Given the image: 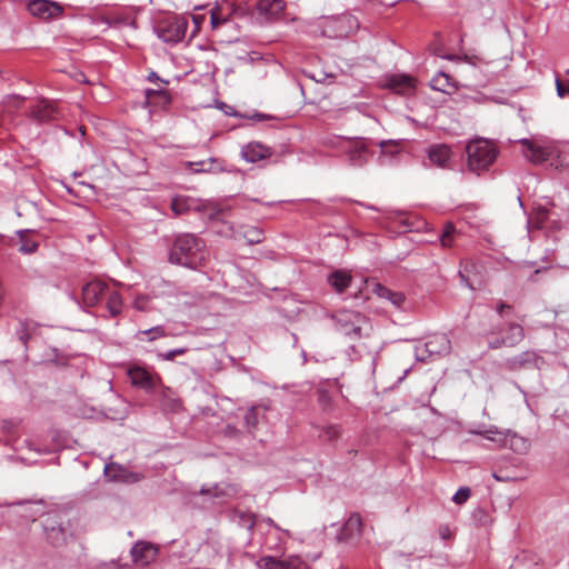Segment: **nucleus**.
I'll return each instance as SVG.
<instances>
[{
	"label": "nucleus",
	"mask_w": 569,
	"mask_h": 569,
	"mask_svg": "<svg viewBox=\"0 0 569 569\" xmlns=\"http://www.w3.org/2000/svg\"><path fill=\"white\" fill-rule=\"evenodd\" d=\"M208 256L207 246L201 238L193 233H181L171 246L169 261L196 270L204 266Z\"/></svg>",
	"instance_id": "obj_1"
},
{
	"label": "nucleus",
	"mask_w": 569,
	"mask_h": 569,
	"mask_svg": "<svg viewBox=\"0 0 569 569\" xmlns=\"http://www.w3.org/2000/svg\"><path fill=\"white\" fill-rule=\"evenodd\" d=\"M468 169L478 176L489 170L498 157V149L488 140L477 139L466 147Z\"/></svg>",
	"instance_id": "obj_2"
},
{
	"label": "nucleus",
	"mask_w": 569,
	"mask_h": 569,
	"mask_svg": "<svg viewBox=\"0 0 569 569\" xmlns=\"http://www.w3.org/2000/svg\"><path fill=\"white\" fill-rule=\"evenodd\" d=\"M336 330L351 338H361V331L367 323V318L353 310H339L331 316Z\"/></svg>",
	"instance_id": "obj_3"
},
{
	"label": "nucleus",
	"mask_w": 569,
	"mask_h": 569,
	"mask_svg": "<svg viewBox=\"0 0 569 569\" xmlns=\"http://www.w3.org/2000/svg\"><path fill=\"white\" fill-rule=\"evenodd\" d=\"M127 375L133 387L144 390L147 393H154L162 383L159 373L141 363H130Z\"/></svg>",
	"instance_id": "obj_4"
},
{
	"label": "nucleus",
	"mask_w": 569,
	"mask_h": 569,
	"mask_svg": "<svg viewBox=\"0 0 569 569\" xmlns=\"http://www.w3.org/2000/svg\"><path fill=\"white\" fill-rule=\"evenodd\" d=\"M187 28L188 22L184 18L167 17L154 24L153 31L163 42L178 43L184 38Z\"/></svg>",
	"instance_id": "obj_5"
},
{
	"label": "nucleus",
	"mask_w": 569,
	"mask_h": 569,
	"mask_svg": "<svg viewBox=\"0 0 569 569\" xmlns=\"http://www.w3.org/2000/svg\"><path fill=\"white\" fill-rule=\"evenodd\" d=\"M358 19L350 13H343L326 20L323 34L329 38H345L358 30Z\"/></svg>",
	"instance_id": "obj_6"
},
{
	"label": "nucleus",
	"mask_w": 569,
	"mask_h": 569,
	"mask_svg": "<svg viewBox=\"0 0 569 569\" xmlns=\"http://www.w3.org/2000/svg\"><path fill=\"white\" fill-rule=\"evenodd\" d=\"M536 164L548 162L549 167L559 170L565 167V159L561 156V151L558 144L555 142H548L541 138H536Z\"/></svg>",
	"instance_id": "obj_7"
},
{
	"label": "nucleus",
	"mask_w": 569,
	"mask_h": 569,
	"mask_svg": "<svg viewBox=\"0 0 569 569\" xmlns=\"http://www.w3.org/2000/svg\"><path fill=\"white\" fill-rule=\"evenodd\" d=\"M42 527L50 545L58 547L66 542L67 528L60 515L48 513L42 520Z\"/></svg>",
	"instance_id": "obj_8"
},
{
	"label": "nucleus",
	"mask_w": 569,
	"mask_h": 569,
	"mask_svg": "<svg viewBox=\"0 0 569 569\" xmlns=\"http://www.w3.org/2000/svg\"><path fill=\"white\" fill-rule=\"evenodd\" d=\"M27 9L30 14L42 20L56 19L63 13L62 6L50 0H31Z\"/></svg>",
	"instance_id": "obj_9"
},
{
	"label": "nucleus",
	"mask_w": 569,
	"mask_h": 569,
	"mask_svg": "<svg viewBox=\"0 0 569 569\" xmlns=\"http://www.w3.org/2000/svg\"><path fill=\"white\" fill-rule=\"evenodd\" d=\"M346 153L349 162L355 167H362L371 157L369 141L363 138H356L348 141Z\"/></svg>",
	"instance_id": "obj_10"
},
{
	"label": "nucleus",
	"mask_w": 569,
	"mask_h": 569,
	"mask_svg": "<svg viewBox=\"0 0 569 569\" xmlns=\"http://www.w3.org/2000/svg\"><path fill=\"white\" fill-rule=\"evenodd\" d=\"M451 350V341L445 333H437L428 338L422 349H418V358L423 360L422 353L426 352L428 357L446 356Z\"/></svg>",
	"instance_id": "obj_11"
},
{
	"label": "nucleus",
	"mask_w": 569,
	"mask_h": 569,
	"mask_svg": "<svg viewBox=\"0 0 569 569\" xmlns=\"http://www.w3.org/2000/svg\"><path fill=\"white\" fill-rule=\"evenodd\" d=\"M257 565L260 569H302L305 562L299 556H288L284 558L263 556L258 560Z\"/></svg>",
	"instance_id": "obj_12"
},
{
	"label": "nucleus",
	"mask_w": 569,
	"mask_h": 569,
	"mask_svg": "<svg viewBox=\"0 0 569 569\" xmlns=\"http://www.w3.org/2000/svg\"><path fill=\"white\" fill-rule=\"evenodd\" d=\"M110 287L100 280H93L82 287V300L88 307H94L106 298Z\"/></svg>",
	"instance_id": "obj_13"
},
{
	"label": "nucleus",
	"mask_w": 569,
	"mask_h": 569,
	"mask_svg": "<svg viewBox=\"0 0 569 569\" xmlns=\"http://www.w3.org/2000/svg\"><path fill=\"white\" fill-rule=\"evenodd\" d=\"M59 111L56 104L46 99H39L30 108V117L38 122H49L58 118Z\"/></svg>",
	"instance_id": "obj_14"
},
{
	"label": "nucleus",
	"mask_w": 569,
	"mask_h": 569,
	"mask_svg": "<svg viewBox=\"0 0 569 569\" xmlns=\"http://www.w3.org/2000/svg\"><path fill=\"white\" fill-rule=\"evenodd\" d=\"M158 555V548L150 543L144 541H138L132 548H131V556L133 559V562L139 566H147L156 560Z\"/></svg>",
	"instance_id": "obj_15"
},
{
	"label": "nucleus",
	"mask_w": 569,
	"mask_h": 569,
	"mask_svg": "<svg viewBox=\"0 0 569 569\" xmlns=\"http://www.w3.org/2000/svg\"><path fill=\"white\" fill-rule=\"evenodd\" d=\"M104 473L114 481H121L126 483L139 482L144 478L142 473L130 471L113 462L106 465Z\"/></svg>",
	"instance_id": "obj_16"
},
{
	"label": "nucleus",
	"mask_w": 569,
	"mask_h": 569,
	"mask_svg": "<svg viewBox=\"0 0 569 569\" xmlns=\"http://www.w3.org/2000/svg\"><path fill=\"white\" fill-rule=\"evenodd\" d=\"M536 230L548 229L558 230L561 227L559 216L546 207H536Z\"/></svg>",
	"instance_id": "obj_17"
},
{
	"label": "nucleus",
	"mask_w": 569,
	"mask_h": 569,
	"mask_svg": "<svg viewBox=\"0 0 569 569\" xmlns=\"http://www.w3.org/2000/svg\"><path fill=\"white\" fill-rule=\"evenodd\" d=\"M286 9L283 0H258L256 3V10L260 17L266 20L279 18Z\"/></svg>",
	"instance_id": "obj_18"
},
{
	"label": "nucleus",
	"mask_w": 569,
	"mask_h": 569,
	"mask_svg": "<svg viewBox=\"0 0 569 569\" xmlns=\"http://www.w3.org/2000/svg\"><path fill=\"white\" fill-rule=\"evenodd\" d=\"M452 158L451 148L448 144H433L428 150V159L431 164L439 168H449Z\"/></svg>",
	"instance_id": "obj_19"
},
{
	"label": "nucleus",
	"mask_w": 569,
	"mask_h": 569,
	"mask_svg": "<svg viewBox=\"0 0 569 569\" xmlns=\"http://www.w3.org/2000/svg\"><path fill=\"white\" fill-rule=\"evenodd\" d=\"M272 154V150L260 143V142H249L243 146L241 149V156L247 162L254 163L262 159L269 158Z\"/></svg>",
	"instance_id": "obj_20"
},
{
	"label": "nucleus",
	"mask_w": 569,
	"mask_h": 569,
	"mask_svg": "<svg viewBox=\"0 0 569 569\" xmlns=\"http://www.w3.org/2000/svg\"><path fill=\"white\" fill-rule=\"evenodd\" d=\"M523 338V329L518 323H509L508 332L501 338L489 340V346L492 349L500 348L501 346L512 347Z\"/></svg>",
	"instance_id": "obj_21"
},
{
	"label": "nucleus",
	"mask_w": 569,
	"mask_h": 569,
	"mask_svg": "<svg viewBox=\"0 0 569 569\" xmlns=\"http://www.w3.org/2000/svg\"><path fill=\"white\" fill-rule=\"evenodd\" d=\"M362 529V520L359 513H351L345 522L338 539L340 541H350L356 537H359Z\"/></svg>",
	"instance_id": "obj_22"
},
{
	"label": "nucleus",
	"mask_w": 569,
	"mask_h": 569,
	"mask_svg": "<svg viewBox=\"0 0 569 569\" xmlns=\"http://www.w3.org/2000/svg\"><path fill=\"white\" fill-rule=\"evenodd\" d=\"M184 168L192 173H209L222 171L221 162L216 158H208L200 161H187Z\"/></svg>",
	"instance_id": "obj_23"
},
{
	"label": "nucleus",
	"mask_w": 569,
	"mask_h": 569,
	"mask_svg": "<svg viewBox=\"0 0 569 569\" xmlns=\"http://www.w3.org/2000/svg\"><path fill=\"white\" fill-rule=\"evenodd\" d=\"M388 86L400 94H410L415 90V81L411 77L406 74L392 76Z\"/></svg>",
	"instance_id": "obj_24"
},
{
	"label": "nucleus",
	"mask_w": 569,
	"mask_h": 569,
	"mask_svg": "<svg viewBox=\"0 0 569 569\" xmlns=\"http://www.w3.org/2000/svg\"><path fill=\"white\" fill-rule=\"evenodd\" d=\"M372 291L379 298L386 299V300L390 301L397 308H401L403 302H405V300H406V297H405V295L402 292H400V291H392V290H390L389 288L385 287L381 283H375Z\"/></svg>",
	"instance_id": "obj_25"
},
{
	"label": "nucleus",
	"mask_w": 569,
	"mask_h": 569,
	"mask_svg": "<svg viewBox=\"0 0 569 569\" xmlns=\"http://www.w3.org/2000/svg\"><path fill=\"white\" fill-rule=\"evenodd\" d=\"M160 403L164 411L177 412L181 407V401L173 396L168 387H162L160 392Z\"/></svg>",
	"instance_id": "obj_26"
},
{
	"label": "nucleus",
	"mask_w": 569,
	"mask_h": 569,
	"mask_svg": "<svg viewBox=\"0 0 569 569\" xmlns=\"http://www.w3.org/2000/svg\"><path fill=\"white\" fill-rule=\"evenodd\" d=\"M31 230H19L17 234L19 237V251L26 254H30L37 251L39 243L32 239Z\"/></svg>",
	"instance_id": "obj_27"
},
{
	"label": "nucleus",
	"mask_w": 569,
	"mask_h": 569,
	"mask_svg": "<svg viewBox=\"0 0 569 569\" xmlns=\"http://www.w3.org/2000/svg\"><path fill=\"white\" fill-rule=\"evenodd\" d=\"M328 282L336 289L337 292H343L351 282V276L345 271L337 270L329 274Z\"/></svg>",
	"instance_id": "obj_28"
},
{
	"label": "nucleus",
	"mask_w": 569,
	"mask_h": 569,
	"mask_svg": "<svg viewBox=\"0 0 569 569\" xmlns=\"http://www.w3.org/2000/svg\"><path fill=\"white\" fill-rule=\"evenodd\" d=\"M107 309L111 317H117L122 312V299L119 292L114 290H109L107 296Z\"/></svg>",
	"instance_id": "obj_29"
},
{
	"label": "nucleus",
	"mask_w": 569,
	"mask_h": 569,
	"mask_svg": "<svg viewBox=\"0 0 569 569\" xmlns=\"http://www.w3.org/2000/svg\"><path fill=\"white\" fill-rule=\"evenodd\" d=\"M167 337L166 329L162 326H156L150 329L140 330L137 333V338L140 341H154L159 338Z\"/></svg>",
	"instance_id": "obj_30"
},
{
	"label": "nucleus",
	"mask_w": 569,
	"mask_h": 569,
	"mask_svg": "<svg viewBox=\"0 0 569 569\" xmlns=\"http://www.w3.org/2000/svg\"><path fill=\"white\" fill-rule=\"evenodd\" d=\"M342 435V428L340 425H327L321 427L319 437L325 441H336Z\"/></svg>",
	"instance_id": "obj_31"
},
{
	"label": "nucleus",
	"mask_w": 569,
	"mask_h": 569,
	"mask_svg": "<svg viewBox=\"0 0 569 569\" xmlns=\"http://www.w3.org/2000/svg\"><path fill=\"white\" fill-rule=\"evenodd\" d=\"M431 88L441 92H448V89L453 87L450 82V77L443 72H439L431 79Z\"/></svg>",
	"instance_id": "obj_32"
},
{
	"label": "nucleus",
	"mask_w": 569,
	"mask_h": 569,
	"mask_svg": "<svg viewBox=\"0 0 569 569\" xmlns=\"http://www.w3.org/2000/svg\"><path fill=\"white\" fill-rule=\"evenodd\" d=\"M469 432L472 435L482 436L483 438L491 441H501V432L495 426H490L487 429H482L480 427L477 429H470Z\"/></svg>",
	"instance_id": "obj_33"
},
{
	"label": "nucleus",
	"mask_w": 569,
	"mask_h": 569,
	"mask_svg": "<svg viewBox=\"0 0 569 569\" xmlns=\"http://www.w3.org/2000/svg\"><path fill=\"white\" fill-rule=\"evenodd\" d=\"M258 411L259 407H251L249 410H247L244 415V426L247 427L249 432L256 429V427L259 423Z\"/></svg>",
	"instance_id": "obj_34"
},
{
	"label": "nucleus",
	"mask_w": 569,
	"mask_h": 569,
	"mask_svg": "<svg viewBox=\"0 0 569 569\" xmlns=\"http://www.w3.org/2000/svg\"><path fill=\"white\" fill-rule=\"evenodd\" d=\"M557 93L560 98L569 97V69L562 79L556 78Z\"/></svg>",
	"instance_id": "obj_35"
},
{
	"label": "nucleus",
	"mask_w": 569,
	"mask_h": 569,
	"mask_svg": "<svg viewBox=\"0 0 569 569\" xmlns=\"http://www.w3.org/2000/svg\"><path fill=\"white\" fill-rule=\"evenodd\" d=\"M33 330L34 327L32 325L28 322L20 323V328L18 329L17 335L24 346H27V342L31 338V332Z\"/></svg>",
	"instance_id": "obj_36"
},
{
	"label": "nucleus",
	"mask_w": 569,
	"mask_h": 569,
	"mask_svg": "<svg viewBox=\"0 0 569 569\" xmlns=\"http://www.w3.org/2000/svg\"><path fill=\"white\" fill-rule=\"evenodd\" d=\"M432 52L436 56L441 57L443 59H447L449 61H466V62H469V63H473L472 58L468 57L467 54H465L463 57L455 56V54H442L441 49H440L439 46H435L432 48Z\"/></svg>",
	"instance_id": "obj_37"
},
{
	"label": "nucleus",
	"mask_w": 569,
	"mask_h": 569,
	"mask_svg": "<svg viewBox=\"0 0 569 569\" xmlns=\"http://www.w3.org/2000/svg\"><path fill=\"white\" fill-rule=\"evenodd\" d=\"M318 403L325 411H330L332 409V398L327 390H319L318 391Z\"/></svg>",
	"instance_id": "obj_38"
},
{
	"label": "nucleus",
	"mask_w": 569,
	"mask_h": 569,
	"mask_svg": "<svg viewBox=\"0 0 569 569\" xmlns=\"http://www.w3.org/2000/svg\"><path fill=\"white\" fill-rule=\"evenodd\" d=\"M509 442H510V448L513 451L519 452V453L525 452L529 447L528 441L518 436H512L510 438Z\"/></svg>",
	"instance_id": "obj_39"
},
{
	"label": "nucleus",
	"mask_w": 569,
	"mask_h": 569,
	"mask_svg": "<svg viewBox=\"0 0 569 569\" xmlns=\"http://www.w3.org/2000/svg\"><path fill=\"white\" fill-rule=\"evenodd\" d=\"M453 233H455V228L451 224H448L445 227L441 238H440L441 244L443 247H451L452 241H453Z\"/></svg>",
	"instance_id": "obj_40"
},
{
	"label": "nucleus",
	"mask_w": 569,
	"mask_h": 569,
	"mask_svg": "<svg viewBox=\"0 0 569 569\" xmlns=\"http://www.w3.org/2000/svg\"><path fill=\"white\" fill-rule=\"evenodd\" d=\"M471 496V490L468 487L460 488L452 497L453 502L457 505L465 503Z\"/></svg>",
	"instance_id": "obj_41"
},
{
	"label": "nucleus",
	"mask_w": 569,
	"mask_h": 569,
	"mask_svg": "<svg viewBox=\"0 0 569 569\" xmlns=\"http://www.w3.org/2000/svg\"><path fill=\"white\" fill-rule=\"evenodd\" d=\"M188 351L187 348H177V349H171L164 353H159L158 355V358L162 359V360H166V361H172L174 360V358L177 356H182L184 355L186 352Z\"/></svg>",
	"instance_id": "obj_42"
},
{
	"label": "nucleus",
	"mask_w": 569,
	"mask_h": 569,
	"mask_svg": "<svg viewBox=\"0 0 569 569\" xmlns=\"http://www.w3.org/2000/svg\"><path fill=\"white\" fill-rule=\"evenodd\" d=\"M379 147L381 148L382 154L389 153V154L393 156V154L398 153V151H399L398 144L392 141L382 140L379 142Z\"/></svg>",
	"instance_id": "obj_43"
},
{
	"label": "nucleus",
	"mask_w": 569,
	"mask_h": 569,
	"mask_svg": "<svg viewBox=\"0 0 569 569\" xmlns=\"http://www.w3.org/2000/svg\"><path fill=\"white\" fill-rule=\"evenodd\" d=\"M244 236L249 243H259L262 241V232L257 228L248 230Z\"/></svg>",
	"instance_id": "obj_44"
},
{
	"label": "nucleus",
	"mask_w": 569,
	"mask_h": 569,
	"mask_svg": "<svg viewBox=\"0 0 569 569\" xmlns=\"http://www.w3.org/2000/svg\"><path fill=\"white\" fill-rule=\"evenodd\" d=\"M171 208L177 214H182L188 209L187 204H186V200L183 198H179V197H177L172 200Z\"/></svg>",
	"instance_id": "obj_45"
},
{
	"label": "nucleus",
	"mask_w": 569,
	"mask_h": 569,
	"mask_svg": "<svg viewBox=\"0 0 569 569\" xmlns=\"http://www.w3.org/2000/svg\"><path fill=\"white\" fill-rule=\"evenodd\" d=\"M531 357H532V353L525 352L521 356L515 357L512 359V361H511V365H512V367H517V366L521 367V366L530 362L531 361Z\"/></svg>",
	"instance_id": "obj_46"
},
{
	"label": "nucleus",
	"mask_w": 569,
	"mask_h": 569,
	"mask_svg": "<svg viewBox=\"0 0 569 569\" xmlns=\"http://www.w3.org/2000/svg\"><path fill=\"white\" fill-rule=\"evenodd\" d=\"M148 298L146 297H138L136 298L134 302H133V306L137 310H140V311H146L147 310V305H148Z\"/></svg>",
	"instance_id": "obj_47"
},
{
	"label": "nucleus",
	"mask_w": 569,
	"mask_h": 569,
	"mask_svg": "<svg viewBox=\"0 0 569 569\" xmlns=\"http://www.w3.org/2000/svg\"><path fill=\"white\" fill-rule=\"evenodd\" d=\"M497 311H498V313L501 317L508 316L512 311V307L510 305L505 303V302H500L497 306Z\"/></svg>",
	"instance_id": "obj_48"
},
{
	"label": "nucleus",
	"mask_w": 569,
	"mask_h": 569,
	"mask_svg": "<svg viewBox=\"0 0 569 569\" xmlns=\"http://www.w3.org/2000/svg\"><path fill=\"white\" fill-rule=\"evenodd\" d=\"M523 144L528 148L527 158L530 162H533V140L530 139H523L521 140Z\"/></svg>",
	"instance_id": "obj_49"
},
{
	"label": "nucleus",
	"mask_w": 569,
	"mask_h": 569,
	"mask_svg": "<svg viewBox=\"0 0 569 569\" xmlns=\"http://www.w3.org/2000/svg\"><path fill=\"white\" fill-rule=\"evenodd\" d=\"M223 22H224V20L220 19L216 12L211 13V24L213 28H217L218 26H220Z\"/></svg>",
	"instance_id": "obj_50"
},
{
	"label": "nucleus",
	"mask_w": 569,
	"mask_h": 569,
	"mask_svg": "<svg viewBox=\"0 0 569 569\" xmlns=\"http://www.w3.org/2000/svg\"><path fill=\"white\" fill-rule=\"evenodd\" d=\"M249 119H253V120H257V121H263V120H267V119H271V117L268 116V114H264V113L254 112L252 116L249 117Z\"/></svg>",
	"instance_id": "obj_51"
},
{
	"label": "nucleus",
	"mask_w": 569,
	"mask_h": 569,
	"mask_svg": "<svg viewBox=\"0 0 569 569\" xmlns=\"http://www.w3.org/2000/svg\"><path fill=\"white\" fill-rule=\"evenodd\" d=\"M152 93H160L163 96H167V92L164 90H148L147 96L150 97Z\"/></svg>",
	"instance_id": "obj_52"
},
{
	"label": "nucleus",
	"mask_w": 569,
	"mask_h": 569,
	"mask_svg": "<svg viewBox=\"0 0 569 569\" xmlns=\"http://www.w3.org/2000/svg\"><path fill=\"white\" fill-rule=\"evenodd\" d=\"M509 569H521V565L519 562L512 563Z\"/></svg>",
	"instance_id": "obj_53"
},
{
	"label": "nucleus",
	"mask_w": 569,
	"mask_h": 569,
	"mask_svg": "<svg viewBox=\"0 0 569 569\" xmlns=\"http://www.w3.org/2000/svg\"><path fill=\"white\" fill-rule=\"evenodd\" d=\"M149 79L150 80H152V79L160 80V78L157 76L156 72H151V74L149 76Z\"/></svg>",
	"instance_id": "obj_54"
},
{
	"label": "nucleus",
	"mask_w": 569,
	"mask_h": 569,
	"mask_svg": "<svg viewBox=\"0 0 569 569\" xmlns=\"http://www.w3.org/2000/svg\"><path fill=\"white\" fill-rule=\"evenodd\" d=\"M266 522L269 525V526H273V527H277L274 521L271 519V518H267L266 519Z\"/></svg>",
	"instance_id": "obj_55"
},
{
	"label": "nucleus",
	"mask_w": 569,
	"mask_h": 569,
	"mask_svg": "<svg viewBox=\"0 0 569 569\" xmlns=\"http://www.w3.org/2000/svg\"><path fill=\"white\" fill-rule=\"evenodd\" d=\"M530 227H531V218L529 217V219H528V228L530 229Z\"/></svg>",
	"instance_id": "obj_56"
},
{
	"label": "nucleus",
	"mask_w": 569,
	"mask_h": 569,
	"mask_svg": "<svg viewBox=\"0 0 569 569\" xmlns=\"http://www.w3.org/2000/svg\"><path fill=\"white\" fill-rule=\"evenodd\" d=\"M518 201H519L520 206H522V201H521L520 197H518Z\"/></svg>",
	"instance_id": "obj_57"
}]
</instances>
